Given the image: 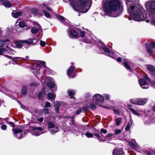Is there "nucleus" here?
Masks as SVG:
<instances>
[{
  "mask_svg": "<svg viewBox=\"0 0 155 155\" xmlns=\"http://www.w3.org/2000/svg\"><path fill=\"white\" fill-rule=\"evenodd\" d=\"M103 8L105 12L113 17L120 15L123 9L121 2L119 0H110L105 2Z\"/></svg>",
  "mask_w": 155,
  "mask_h": 155,
  "instance_id": "1",
  "label": "nucleus"
},
{
  "mask_svg": "<svg viewBox=\"0 0 155 155\" xmlns=\"http://www.w3.org/2000/svg\"><path fill=\"white\" fill-rule=\"evenodd\" d=\"M136 2H132L130 5H127V11L128 13L132 15L135 20L145 21V16H144L145 10L140 5L136 3Z\"/></svg>",
  "mask_w": 155,
  "mask_h": 155,
  "instance_id": "2",
  "label": "nucleus"
},
{
  "mask_svg": "<svg viewBox=\"0 0 155 155\" xmlns=\"http://www.w3.org/2000/svg\"><path fill=\"white\" fill-rule=\"evenodd\" d=\"M80 3L81 5L76 1H71V5L75 10L85 13L88 11L92 2L91 0H80Z\"/></svg>",
  "mask_w": 155,
  "mask_h": 155,
  "instance_id": "3",
  "label": "nucleus"
},
{
  "mask_svg": "<svg viewBox=\"0 0 155 155\" xmlns=\"http://www.w3.org/2000/svg\"><path fill=\"white\" fill-rule=\"evenodd\" d=\"M28 40H18L15 42V44L17 47L19 48H21L23 46L25 48H28L31 45H35L37 41L35 39L30 38Z\"/></svg>",
  "mask_w": 155,
  "mask_h": 155,
  "instance_id": "4",
  "label": "nucleus"
},
{
  "mask_svg": "<svg viewBox=\"0 0 155 155\" xmlns=\"http://www.w3.org/2000/svg\"><path fill=\"white\" fill-rule=\"evenodd\" d=\"M93 100L96 104L100 106H101V104L104 102L103 97L99 94H94L93 97Z\"/></svg>",
  "mask_w": 155,
  "mask_h": 155,
  "instance_id": "5",
  "label": "nucleus"
},
{
  "mask_svg": "<svg viewBox=\"0 0 155 155\" xmlns=\"http://www.w3.org/2000/svg\"><path fill=\"white\" fill-rule=\"evenodd\" d=\"M130 102L133 104L140 105H143L145 103L144 100L140 98L131 99L130 100Z\"/></svg>",
  "mask_w": 155,
  "mask_h": 155,
  "instance_id": "6",
  "label": "nucleus"
},
{
  "mask_svg": "<svg viewBox=\"0 0 155 155\" xmlns=\"http://www.w3.org/2000/svg\"><path fill=\"white\" fill-rule=\"evenodd\" d=\"M48 128L52 129L53 128V129H51V132L52 134H54L55 132H58L59 129L57 127H54L55 124L52 121H49L48 122Z\"/></svg>",
  "mask_w": 155,
  "mask_h": 155,
  "instance_id": "7",
  "label": "nucleus"
},
{
  "mask_svg": "<svg viewBox=\"0 0 155 155\" xmlns=\"http://www.w3.org/2000/svg\"><path fill=\"white\" fill-rule=\"evenodd\" d=\"M75 68L74 66L70 67L67 71V74L68 76L71 78H74L76 75V73L74 71Z\"/></svg>",
  "mask_w": 155,
  "mask_h": 155,
  "instance_id": "8",
  "label": "nucleus"
},
{
  "mask_svg": "<svg viewBox=\"0 0 155 155\" xmlns=\"http://www.w3.org/2000/svg\"><path fill=\"white\" fill-rule=\"evenodd\" d=\"M69 36L71 38H77L78 37V34L74 29H71L70 31Z\"/></svg>",
  "mask_w": 155,
  "mask_h": 155,
  "instance_id": "9",
  "label": "nucleus"
},
{
  "mask_svg": "<svg viewBox=\"0 0 155 155\" xmlns=\"http://www.w3.org/2000/svg\"><path fill=\"white\" fill-rule=\"evenodd\" d=\"M147 8L155 10V1H150L146 3V8Z\"/></svg>",
  "mask_w": 155,
  "mask_h": 155,
  "instance_id": "10",
  "label": "nucleus"
},
{
  "mask_svg": "<svg viewBox=\"0 0 155 155\" xmlns=\"http://www.w3.org/2000/svg\"><path fill=\"white\" fill-rule=\"evenodd\" d=\"M94 130L95 132L93 133V135L95 137V138L96 137L100 142H103V140L101 138V136L99 134H100V132L99 130L96 129H95Z\"/></svg>",
  "mask_w": 155,
  "mask_h": 155,
  "instance_id": "11",
  "label": "nucleus"
},
{
  "mask_svg": "<svg viewBox=\"0 0 155 155\" xmlns=\"http://www.w3.org/2000/svg\"><path fill=\"white\" fill-rule=\"evenodd\" d=\"M113 154L114 155H125L124 152L121 149L114 150Z\"/></svg>",
  "mask_w": 155,
  "mask_h": 155,
  "instance_id": "12",
  "label": "nucleus"
},
{
  "mask_svg": "<svg viewBox=\"0 0 155 155\" xmlns=\"http://www.w3.org/2000/svg\"><path fill=\"white\" fill-rule=\"evenodd\" d=\"M123 64L124 66L127 69H128L130 71L132 72L133 70L130 67L128 63V62L126 59H124L123 61Z\"/></svg>",
  "mask_w": 155,
  "mask_h": 155,
  "instance_id": "13",
  "label": "nucleus"
},
{
  "mask_svg": "<svg viewBox=\"0 0 155 155\" xmlns=\"http://www.w3.org/2000/svg\"><path fill=\"white\" fill-rule=\"evenodd\" d=\"M28 90L27 87L25 85H23L21 90V93L24 97L26 96Z\"/></svg>",
  "mask_w": 155,
  "mask_h": 155,
  "instance_id": "14",
  "label": "nucleus"
},
{
  "mask_svg": "<svg viewBox=\"0 0 155 155\" xmlns=\"http://www.w3.org/2000/svg\"><path fill=\"white\" fill-rule=\"evenodd\" d=\"M141 87L143 88H145V76H143V79H140L139 81Z\"/></svg>",
  "mask_w": 155,
  "mask_h": 155,
  "instance_id": "15",
  "label": "nucleus"
},
{
  "mask_svg": "<svg viewBox=\"0 0 155 155\" xmlns=\"http://www.w3.org/2000/svg\"><path fill=\"white\" fill-rule=\"evenodd\" d=\"M147 69L152 73L153 75H155V68L151 65H148L147 66Z\"/></svg>",
  "mask_w": 155,
  "mask_h": 155,
  "instance_id": "16",
  "label": "nucleus"
},
{
  "mask_svg": "<svg viewBox=\"0 0 155 155\" xmlns=\"http://www.w3.org/2000/svg\"><path fill=\"white\" fill-rule=\"evenodd\" d=\"M12 14V16L15 18H17L22 14L21 12L20 11L14 13L13 12Z\"/></svg>",
  "mask_w": 155,
  "mask_h": 155,
  "instance_id": "17",
  "label": "nucleus"
},
{
  "mask_svg": "<svg viewBox=\"0 0 155 155\" xmlns=\"http://www.w3.org/2000/svg\"><path fill=\"white\" fill-rule=\"evenodd\" d=\"M12 130L14 134H16L19 133H21L23 132V130H22L17 128H13Z\"/></svg>",
  "mask_w": 155,
  "mask_h": 155,
  "instance_id": "18",
  "label": "nucleus"
},
{
  "mask_svg": "<svg viewBox=\"0 0 155 155\" xmlns=\"http://www.w3.org/2000/svg\"><path fill=\"white\" fill-rule=\"evenodd\" d=\"M61 106V104L59 103H57L55 105V107L54 109V110L57 114H59V109L60 107Z\"/></svg>",
  "mask_w": 155,
  "mask_h": 155,
  "instance_id": "19",
  "label": "nucleus"
},
{
  "mask_svg": "<svg viewBox=\"0 0 155 155\" xmlns=\"http://www.w3.org/2000/svg\"><path fill=\"white\" fill-rule=\"evenodd\" d=\"M67 92L70 96V98H73V96L75 94L74 91L72 90H69Z\"/></svg>",
  "mask_w": 155,
  "mask_h": 155,
  "instance_id": "20",
  "label": "nucleus"
},
{
  "mask_svg": "<svg viewBox=\"0 0 155 155\" xmlns=\"http://www.w3.org/2000/svg\"><path fill=\"white\" fill-rule=\"evenodd\" d=\"M57 19L60 21L61 22H63L64 21V18L61 15L56 14L55 15Z\"/></svg>",
  "mask_w": 155,
  "mask_h": 155,
  "instance_id": "21",
  "label": "nucleus"
},
{
  "mask_svg": "<svg viewBox=\"0 0 155 155\" xmlns=\"http://www.w3.org/2000/svg\"><path fill=\"white\" fill-rule=\"evenodd\" d=\"M89 107L92 110H95L97 108L96 104L93 103L90 104Z\"/></svg>",
  "mask_w": 155,
  "mask_h": 155,
  "instance_id": "22",
  "label": "nucleus"
},
{
  "mask_svg": "<svg viewBox=\"0 0 155 155\" xmlns=\"http://www.w3.org/2000/svg\"><path fill=\"white\" fill-rule=\"evenodd\" d=\"M2 5L5 7L10 8L11 6V3L8 1H6L2 3Z\"/></svg>",
  "mask_w": 155,
  "mask_h": 155,
  "instance_id": "23",
  "label": "nucleus"
},
{
  "mask_svg": "<svg viewBox=\"0 0 155 155\" xmlns=\"http://www.w3.org/2000/svg\"><path fill=\"white\" fill-rule=\"evenodd\" d=\"M122 118L121 117H119L116 118V124L117 126H119L122 122Z\"/></svg>",
  "mask_w": 155,
  "mask_h": 155,
  "instance_id": "24",
  "label": "nucleus"
},
{
  "mask_svg": "<svg viewBox=\"0 0 155 155\" xmlns=\"http://www.w3.org/2000/svg\"><path fill=\"white\" fill-rule=\"evenodd\" d=\"M47 84L48 87L50 89L53 88L55 86V84L52 82L48 81Z\"/></svg>",
  "mask_w": 155,
  "mask_h": 155,
  "instance_id": "25",
  "label": "nucleus"
},
{
  "mask_svg": "<svg viewBox=\"0 0 155 155\" xmlns=\"http://www.w3.org/2000/svg\"><path fill=\"white\" fill-rule=\"evenodd\" d=\"M139 0H125L127 5H130V3L132 2H139Z\"/></svg>",
  "mask_w": 155,
  "mask_h": 155,
  "instance_id": "26",
  "label": "nucleus"
},
{
  "mask_svg": "<svg viewBox=\"0 0 155 155\" xmlns=\"http://www.w3.org/2000/svg\"><path fill=\"white\" fill-rule=\"evenodd\" d=\"M32 130L35 131V130L39 131H42L43 130V128L41 127H32Z\"/></svg>",
  "mask_w": 155,
  "mask_h": 155,
  "instance_id": "27",
  "label": "nucleus"
},
{
  "mask_svg": "<svg viewBox=\"0 0 155 155\" xmlns=\"http://www.w3.org/2000/svg\"><path fill=\"white\" fill-rule=\"evenodd\" d=\"M39 30L34 27H33L31 29V32L32 34H35L39 32Z\"/></svg>",
  "mask_w": 155,
  "mask_h": 155,
  "instance_id": "28",
  "label": "nucleus"
},
{
  "mask_svg": "<svg viewBox=\"0 0 155 155\" xmlns=\"http://www.w3.org/2000/svg\"><path fill=\"white\" fill-rule=\"evenodd\" d=\"M19 59H21L25 61V58H20V57H13L12 60L15 61L16 62L18 61Z\"/></svg>",
  "mask_w": 155,
  "mask_h": 155,
  "instance_id": "29",
  "label": "nucleus"
},
{
  "mask_svg": "<svg viewBox=\"0 0 155 155\" xmlns=\"http://www.w3.org/2000/svg\"><path fill=\"white\" fill-rule=\"evenodd\" d=\"M129 109L130 110L131 112L134 114L138 115V113L134 109L132 108H129Z\"/></svg>",
  "mask_w": 155,
  "mask_h": 155,
  "instance_id": "30",
  "label": "nucleus"
},
{
  "mask_svg": "<svg viewBox=\"0 0 155 155\" xmlns=\"http://www.w3.org/2000/svg\"><path fill=\"white\" fill-rule=\"evenodd\" d=\"M48 97L50 100H53L55 98L54 95L52 93H49L47 94Z\"/></svg>",
  "mask_w": 155,
  "mask_h": 155,
  "instance_id": "31",
  "label": "nucleus"
},
{
  "mask_svg": "<svg viewBox=\"0 0 155 155\" xmlns=\"http://www.w3.org/2000/svg\"><path fill=\"white\" fill-rule=\"evenodd\" d=\"M26 23L23 21H21L19 22L18 25L21 28H23L26 26Z\"/></svg>",
  "mask_w": 155,
  "mask_h": 155,
  "instance_id": "32",
  "label": "nucleus"
},
{
  "mask_svg": "<svg viewBox=\"0 0 155 155\" xmlns=\"http://www.w3.org/2000/svg\"><path fill=\"white\" fill-rule=\"evenodd\" d=\"M146 81H148L150 84H152L154 86H155V81L152 82L150 79L146 75Z\"/></svg>",
  "mask_w": 155,
  "mask_h": 155,
  "instance_id": "33",
  "label": "nucleus"
},
{
  "mask_svg": "<svg viewBox=\"0 0 155 155\" xmlns=\"http://www.w3.org/2000/svg\"><path fill=\"white\" fill-rule=\"evenodd\" d=\"M147 52L151 55L153 53V51L152 49L150 47H147Z\"/></svg>",
  "mask_w": 155,
  "mask_h": 155,
  "instance_id": "34",
  "label": "nucleus"
},
{
  "mask_svg": "<svg viewBox=\"0 0 155 155\" xmlns=\"http://www.w3.org/2000/svg\"><path fill=\"white\" fill-rule=\"evenodd\" d=\"M103 51L106 53L110 54V51L108 48L107 47H103L102 48Z\"/></svg>",
  "mask_w": 155,
  "mask_h": 155,
  "instance_id": "35",
  "label": "nucleus"
},
{
  "mask_svg": "<svg viewBox=\"0 0 155 155\" xmlns=\"http://www.w3.org/2000/svg\"><path fill=\"white\" fill-rule=\"evenodd\" d=\"M43 12L45 17L48 18H50V15L48 12L44 10H43Z\"/></svg>",
  "mask_w": 155,
  "mask_h": 155,
  "instance_id": "36",
  "label": "nucleus"
},
{
  "mask_svg": "<svg viewBox=\"0 0 155 155\" xmlns=\"http://www.w3.org/2000/svg\"><path fill=\"white\" fill-rule=\"evenodd\" d=\"M147 153L148 155H155V152L152 149L147 151Z\"/></svg>",
  "mask_w": 155,
  "mask_h": 155,
  "instance_id": "37",
  "label": "nucleus"
},
{
  "mask_svg": "<svg viewBox=\"0 0 155 155\" xmlns=\"http://www.w3.org/2000/svg\"><path fill=\"white\" fill-rule=\"evenodd\" d=\"M113 111L115 114L117 115H120V113L118 109L116 108L114 109H113Z\"/></svg>",
  "mask_w": 155,
  "mask_h": 155,
  "instance_id": "38",
  "label": "nucleus"
},
{
  "mask_svg": "<svg viewBox=\"0 0 155 155\" xmlns=\"http://www.w3.org/2000/svg\"><path fill=\"white\" fill-rule=\"evenodd\" d=\"M131 122H130H130L128 123L126 126V127L125 128V130H126L128 131L129 130L130 127V126L131 125Z\"/></svg>",
  "mask_w": 155,
  "mask_h": 155,
  "instance_id": "39",
  "label": "nucleus"
},
{
  "mask_svg": "<svg viewBox=\"0 0 155 155\" xmlns=\"http://www.w3.org/2000/svg\"><path fill=\"white\" fill-rule=\"evenodd\" d=\"M89 109V107L88 106H84L83 107L82 110V112L85 113L87 110Z\"/></svg>",
  "mask_w": 155,
  "mask_h": 155,
  "instance_id": "40",
  "label": "nucleus"
},
{
  "mask_svg": "<svg viewBox=\"0 0 155 155\" xmlns=\"http://www.w3.org/2000/svg\"><path fill=\"white\" fill-rule=\"evenodd\" d=\"M41 65L39 64H37L36 65V68H38V69L36 71V73H39L40 72V67H41Z\"/></svg>",
  "mask_w": 155,
  "mask_h": 155,
  "instance_id": "41",
  "label": "nucleus"
},
{
  "mask_svg": "<svg viewBox=\"0 0 155 155\" xmlns=\"http://www.w3.org/2000/svg\"><path fill=\"white\" fill-rule=\"evenodd\" d=\"M85 135L88 138L93 137V133L91 134L89 132H87L85 134Z\"/></svg>",
  "mask_w": 155,
  "mask_h": 155,
  "instance_id": "42",
  "label": "nucleus"
},
{
  "mask_svg": "<svg viewBox=\"0 0 155 155\" xmlns=\"http://www.w3.org/2000/svg\"><path fill=\"white\" fill-rule=\"evenodd\" d=\"M130 145L134 149H137V147L136 145L133 143L131 142L129 143Z\"/></svg>",
  "mask_w": 155,
  "mask_h": 155,
  "instance_id": "43",
  "label": "nucleus"
},
{
  "mask_svg": "<svg viewBox=\"0 0 155 155\" xmlns=\"http://www.w3.org/2000/svg\"><path fill=\"white\" fill-rule=\"evenodd\" d=\"M114 132L115 133V134L117 135L120 133L121 132V130L119 129H115L114 130Z\"/></svg>",
  "mask_w": 155,
  "mask_h": 155,
  "instance_id": "44",
  "label": "nucleus"
},
{
  "mask_svg": "<svg viewBox=\"0 0 155 155\" xmlns=\"http://www.w3.org/2000/svg\"><path fill=\"white\" fill-rule=\"evenodd\" d=\"M37 97L38 99L39 100H41L43 98V95L42 93L40 92L37 96Z\"/></svg>",
  "mask_w": 155,
  "mask_h": 155,
  "instance_id": "45",
  "label": "nucleus"
},
{
  "mask_svg": "<svg viewBox=\"0 0 155 155\" xmlns=\"http://www.w3.org/2000/svg\"><path fill=\"white\" fill-rule=\"evenodd\" d=\"M6 122L7 124L10 125L11 127H14L15 126V124L12 122L8 121H6Z\"/></svg>",
  "mask_w": 155,
  "mask_h": 155,
  "instance_id": "46",
  "label": "nucleus"
},
{
  "mask_svg": "<svg viewBox=\"0 0 155 155\" xmlns=\"http://www.w3.org/2000/svg\"><path fill=\"white\" fill-rule=\"evenodd\" d=\"M6 50V49L4 48H0V55H2L4 52Z\"/></svg>",
  "mask_w": 155,
  "mask_h": 155,
  "instance_id": "47",
  "label": "nucleus"
},
{
  "mask_svg": "<svg viewBox=\"0 0 155 155\" xmlns=\"http://www.w3.org/2000/svg\"><path fill=\"white\" fill-rule=\"evenodd\" d=\"M100 132L101 133L106 134L107 132V131L106 129H104V128H102L101 129Z\"/></svg>",
  "mask_w": 155,
  "mask_h": 155,
  "instance_id": "48",
  "label": "nucleus"
},
{
  "mask_svg": "<svg viewBox=\"0 0 155 155\" xmlns=\"http://www.w3.org/2000/svg\"><path fill=\"white\" fill-rule=\"evenodd\" d=\"M40 45L41 47H45L46 45V43L45 41H43L41 40L40 41Z\"/></svg>",
  "mask_w": 155,
  "mask_h": 155,
  "instance_id": "49",
  "label": "nucleus"
},
{
  "mask_svg": "<svg viewBox=\"0 0 155 155\" xmlns=\"http://www.w3.org/2000/svg\"><path fill=\"white\" fill-rule=\"evenodd\" d=\"M5 45V43H4V42L2 40H0V48H2Z\"/></svg>",
  "mask_w": 155,
  "mask_h": 155,
  "instance_id": "50",
  "label": "nucleus"
},
{
  "mask_svg": "<svg viewBox=\"0 0 155 155\" xmlns=\"http://www.w3.org/2000/svg\"><path fill=\"white\" fill-rule=\"evenodd\" d=\"M51 106V104L49 102L47 101L45 103V107H49Z\"/></svg>",
  "mask_w": 155,
  "mask_h": 155,
  "instance_id": "51",
  "label": "nucleus"
},
{
  "mask_svg": "<svg viewBox=\"0 0 155 155\" xmlns=\"http://www.w3.org/2000/svg\"><path fill=\"white\" fill-rule=\"evenodd\" d=\"M82 109L81 108H79L75 112V114L77 115H78L81 112Z\"/></svg>",
  "mask_w": 155,
  "mask_h": 155,
  "instance_id": "52",
  "label": "nucleus"
},
{
  "mask_svg": "<svg viewBox=\"0 0 155 155\" xmlns=\"http://www.w3.org/2000/svg\"><path fill=\"white\" fill-rule=\"evenodd\" d=\"M85 32L84 31H81L80 32V35L82 38H84L85 36Z\"/></svg>",
  "mask_w": 155,
  "mask_h": 155,
  "instance_id": "53",
  "label": "nucleus"
},
{
  "mask_svg": "<svg viewBox=\"0 0 155 155\" xmlns=\"http://www.w3.org/2000/svg\"><path fill=\"white\" fill-rule=\"evenodd\" d=\"M7 128V126L5 124L1 126V128L2 130H6Z\"/></svg>",
  "mask_w": 155,
  "mask_h": 155,
  "instance_id": "54",
  "label": "nucleus"
},
{
  "mask_svg": "<svg viewBox=\"0 0 155 155\" xmlns=\"http://www.w3.org/2000/svg\"><path fill=\"white\" fill-rule=\"evenodd\" d=\"M105 100H109L110 99V96L108 94H106L105 95Z\"/></svg>",
  "mask_w": 155,
  "mask_h": 155,
  "instance_id": "55",
  "label": "nucleus"
},
{
  "mask_svg": "<svg viewBox=\"0 0 155 155\" xmlns=\"http://www.w3.org/2000/svg\"><path fill=\"white\" fill-rule=\"evenodd\" d=\"M42 133L40 132H38L37 131H35L34 132V134L36 136L39 135L40 134H42Z\"/></svg>",
  "mask_w": 155,
  "mask_h": 155,
  "instance_id": "56",
  "label": "nucleus"
},
{
  "mask_svg": "<svg viewBox=\"0 0 155 155\" xmlns=\"http://www.w3.org/2000/svg\"><path fill=\"white\" fill-rule=\"evenodd\" d=\"M151 46L153 48H155V42H151L150 43Z\"/></svg>",
  "mask_w": 155,
  "mask_h": 155,
  "instance_id": "57",
  "label": "nucleus"
},
{
  "mask_svg": "<svg viewBox=\"0 0 155 155\" xmlns=\"http://www.w3.org/2000/svg\"><path fill=\"white\" fill-rule=\"evenodd\" d=\"M32 12L34 14H37L38 13V10L36 9H33L32 10Z\"/></svg>",
  "mask_w": 155,
  "mask_h": 155,
  "instance_id": "58",
  "label": "nucleus"
},
{
  "mask_svg": "<svg viewBox=\"0 0 155 155\" xmlns=\"http://www.w3.org/2000/svg\"><path fill=\"white\" fill-rule=\"evenodd\" d=\"M114 135V134L111 133L108 134L107 135L105 136V138H106L108 137H110Z\"/></svg>",
  "mask_w": 155,
  "mask_h": 155,
  "instance_id": "59",
  "label": "nucleus"
},
{
  "mask_svg": "<svg viewBox=\"0 0 155 155\" xmlns=\"http://www.w3.org/2000/svg\"><path fill=\"white\" fill-rule=\"evenodd\" d=\"M16 136L17 137H18V138L19 139L21 138L22 137V134H18V135L16 134Z\"/></svg>",
  "mask_w": 155,
  "mask_h": 155,
  "instance_id": "60",
  "label": "nucleus"
},
{
  "mask_svg": "<svg viewBox=\"0 0 155 155\" xmlns=\"http://www.w3.org/2000/svg\"><path fill=\"white\" fill-rule=\"evenodd\" d=\"M71 122L72 125H74L75 124V121L74 120V117H72Z\"/></svg>",
  "mask_w": 155,
  "mask_h": 155,
  "instance_id": "61",
  "label": "nucleus"
},
{
  "mask_svg": "<svg viewBox=\"0 0 155 155\" xmlns=\"http://www.w3.org/2000/svg\"><path fill=\"white\" fill-rule=\"evenodd\" d=\"M151 23L152 24L155 25V18L151 21Z\"/></svg>",
  "mask_w": 155,
  "mask_h": 155,
  "instance_id": "62",
  "label": "nucleus"
},
{
  "mask_svg": "<svg viewBox=\"0 0 155 155\" xmlns=\"http://www.w3.org/2000/svg\"><path fill=\"white\" fill-rule=\"evenodd\" d=\"M38 121L40 122H42L43 121V118L42 117H41L39 118H38Z\"/></svg>",
  "mask_w": 155,
  "mask_h": 155,
  "instance_id": "63",
  "label": "nucleus"
},
{
  "mask_svg": "<svg viewBox=\"0 0 155 155\" xmlns=\"http://www.w3.org/2000/svg\"><path fill=\"white\" fill-rule=\"evenodd\" d=\"M43 111H44V112L45 113L48 114L49 112L48 109H47V108H45V109H44Z\"/></svg>",
  "mask_w": 155,
  "mask_h": 155,
  "instance_id": "64",
  "label": "nucleus"
}]
</instances>
